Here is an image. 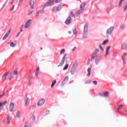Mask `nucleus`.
<instances>
[{
    "label": "nucleus",
    "instance_id": "nucleus-1",
    "mask_svg": "<svg viewBox=\"0 0 127 127\" xmlns=\"http://www.w3.org/2000/svg\"><path fill=\"white\" fill-rule=\"evenodd\" d=\"M88 28H89V23L86 22L83 28V32L82 34V38L86 39L88 37Z\"/></svg>",
    "mask_w": 127,
    "mask_h": 127
},
{
    "label": "nucleus",
    "instance_id": "nucleus-2",
    "mask_svg": "<svg viewBox=\"0 0 127 127\" xmlns=\"http://www.w3.org/2000/svg\"><path fill=\"white\" fill-rule=\"evenodd\" d=\"M62 8V4H60L58 6L54 7L52 9V11L53 12H57V11H60V9Z\"/></svg>",
    "mask_w": 127,
    "mask_h": 127
},
{
    "label": "nucleus",
    "instance_id": "nucleus-3",
    "mask_svg": "<svg viewBox=\"0 0 127 127\" xmlns=\"http://www.w3.org/2000/svg\"><path fill=\"white\" fill-rule=\"evenodd\" d=\"M54 0H49V1H48V2L45 4L43 6V8L44 9V8L46 6H50V5H52V4H53V3H54Z\"/></svg>",
    "mask_w": 127,
    "mask_h": 127
},
{
    "label": "nucleus",
    "instance_id": "nucleus-4",
    "mask_svg": "<svg viewBox=\"0 0 127 127\" xmlns=\"http://www.w3.org/2000/svg\"><path fill=\"white\" fill-rule=\"evenodd\" d=\"M114 29L115 27H111L108 29L106 31V35H111V34H112V32L114 31Z\"/></svg>",
    "mask_w": 127,
    "mask_h": 127
},
{
    "label": "nucleus",
    "instance_id": "nucleus-5",
    "mask_svg": "<svg viewBox=\"0 0 127 127\" xmlns=\"http://www.w3.org/2000/svg\"><path fill=\"white\" fill-rule=\"evenodd\" d=\"M86 5V2H83L80 5V13H83V12L84 11V8H85V6Z\"/></svg>",
    "mask_w": 127,
    "mask_h": 127
},
{
    "label": "nucleus",
    "instance_id": "nucleus-6",
    "mask_svg": "<svg viewBox=\"0 0 127 127\" xmlns=\"http://www.w3.org/2000/svg\"><path fill=\"white\" fill-rule=\"evenodd\" d=\"M66 56H67V54H64L62 58L61 62L60 63L58 67H61V66H63L64 63L65 62V58H66Z\"/></svg>",
    "mask_w": 127,
    "mask_h": 127
},
{
    "label": "nucleus",
    "instance_id": "nucleus-7",
    "mask_svg": "<svg viewBox=\"0 0 127 127\" xmlns=\"http://www.w3.org/2000/svg\"><path fill=\"white\" fill-rule=\"evenodd\" d=\"M68 80H69V77L65 76L64 77V80H63V81L62 82V83L61 84V86L62 87H63L64 86V85H65V84H66V83H67V82H68Z\"/></svg>",
    "mask_w": 127,
    "mask_h": 127
},
{
    "label": "nucleus",
    "instance_id": "nucleus-8",
    "mask_svg": "<svg viewBox=\"0 0 127 127\" xmlns=\"http://www.w3.org/2000/svg\"><path fill=\"white\" fill-rule=\"evenodd\" d=\"M25 106H28L29 105L30 101H29V98L27 97V94H26L25 96Z\"/></svg>",
    "mask_w": 127,
    "mask_h": 127
},
{
    "label": "nucleus",
    "instance_id": "nucleus-9",
    "mask_svg": "<svg viewBox=\"0 0 127 127\" xmlns=\"http://www.w3.org/2000/svg\"><path fill=\"white\" fill-rule=\"evenodd\" d=\"M31 21H32V20L30 19L25 24V28H28L29 26H30V24H31Z\"/></svg>",
    "mask_w": 127,
    "mask_h": 127
},
{
    "label": "nucleus",
    "instance_id": "nucleus-10",
    "mask_svg": "<svg viewBox=\"0 0 127 127\" xmlns=\"http://www.w3.org/2000/svg\"><path fill=\"white\" fill-rule=\"evenodd\" d=\"M14 108V104L11 102L9 106V112H12L13 111V109Z\"/></svg>",
    "mask_w": 127,
    "mask_h": 127
},
{
    "label": "nucleus",
    "instance_id": "nucleus-11",
    "mask_svg": "<svg viewBox=\"0 0 127 127\" xmlns=\"http://www.w3.org/2000/svg\"><path fill=\"white\" fill-rule=\"evenodd\" d=\"M29 3L30 7L33 9L34 7V0H29Z\"/></svg>",
    "mask_w": 127,
    "mask_h": 127
},
{
    "label": "nucleus",
    "instance_id": "nucleus-12",
    "mask_svg": "<svg viewBox=\"0 0 127 127\" xmlns=\"http://www.w3.org/2000/svg\"><path fill=\"white\" fill-rule=\"evenodd\" d=\"M71 20L72 18H71V17L68 16L65 21V24L69 25L70 23H71Z\"/></svg>",
    "mask_w": 127,
    "mask_h": 127
},
{
    "label": "nucleus",
    "instance_id": "nucleus-13",
    "mask_svg": "<svg viewBox=\"0 0 127 127\" xmlns=\"http://www.w3.org/2000/svg\"><path fill=\"white\" fill-rule=\"evenodd\" d=\"M44 103H45V100L44 99H42L38 102L37 105L42 106V105L44 104Z\"/></svg>",
    "mask_w": 127,
    "mask_h": 127
},
{
    "label": "nucleus",
    "instance_id": "nucleus-14",
    "mask_svg": "<svg viewBox=\"0 0 127 127\" xmlns=\"http://www.w3.org/2000/svg\"><path fill=\"white\" fill-rule=\"evenodd\" d=\"M11 30V29H10L6 33L5 35L4 36V37L2 38V40H5L6 38H7V36L9 35V33H10Z\"/></svg>",
    "mask_w": 127,
    "mask_h": 127
},
{
    "label": "nucleus",
    "instance_id": "nucleus-15",
    "mask_svg": "<svg viewBox=\"0 0 127 127\" xmlns=\"http://www.w3.org/2000/svg\"><path fill=\"white\" fill-rule=\"evenodd\" d=\"M76 72V67H75V65L73 64V66L72 67L70 73L71 75H73V74Z\"/></svg>",
    "mask_w": 127,
    "mask_h": 127
},
{
    "label": "nucleus",
    "instance_id": "nucleus-16",
    "mask_svg": "<svg viewBox=\"0 0 127 127\" xmlns=\"http://www.w3.org/2000/svg\"><path fill=\"white\" fill-rule=\"evenodd\" d=\"M11 116L9 115V114L7 115V124H9L10 123V121H11Z\"/></svg>",
    "mask_w": 127,
    "mask_h": 127
},
{
    "label": "nucleus",
    "instance_id": "nucleus-17",
    "mask_svg": "<svg viewBox=\"0 0 127 127\" xmlns=\"http://www.w3.org/2000/svg\"><path fill=\"white\" fill-rule=\"evenodd\" d=\"M121 49L122 50H126V49H127V44L126 43L122 44L121 46Z\"/></svg>",
    "mask_w": 127,
    "mask_h": 127
},
{
    "label": "nucleus",
    "instance_id": "nucleus-18",
    "mask_svg": "<svg viewBox=\"0 0 127 127\" xmlns=\"http://www.w3.org/2000/svg\"><path fill=\"white\" fill-rule=\"evenodd\" d=\"M100 96H101V97H109V92H106L105 93H101L100 94Z\"/></svg>",
    "mask_w": 127,
    "mask_h": 127
},
{
    "label": "nucleus",
    "instance_id": "nucleus-19",
    "mask_svg": "<svg viewBox=\"0 0 127 127\" xmlns=\"http://www.w3.org/2000/svg\"><path fill=\"white\" fill-rule=\"evenodd\" d=\"M111 49V46L108 47L106 49V52L105 55V57H107L108 56V55L109 54V52H110V49Z\"/></svg>",
    "mask_w": 127,
    "mask_h": 127
},
{
    "label": "nucleus",
    "instance_id": "nucleus-20",
    "mask_svg": "<svg viewBox=\"0 0 127 127\" xmlns=\"http://www.w3.org/2000/svg\"><path fill=\"white\" fill-rule=\"evenodd\" d=\"M7 104V102L4 101L3 102H0V108H2L3 106H5V104Z\"/></svg>",
    "mask_w": 127,
    "mask_h": 127
},
{
    "label": "nucleus",
    "instance_id": "nucleus-21",
    "mask_svg": "<svg viewBox=\"0 0 127 127\" xmlns=\"http://www.w3.org/2000/svg\"><path fill=\"white\" fill-rule=\"evenodd\" d=\"M38 72H39V66H38L36 69L35 76L36 78H38Z\"/></svg>",
    "mask_w": 127,
    "mask_h": 127
},
{
    "label": "nucleus",
    "instance_id": "nucleus-22",
    "mask_svg": "<svg viewBox=\"0 0 127 127\" xmlns=\"http://www.w3.org/2000/svg\"><path fill=\"white\" fill-rule=\"evenodd\" d=\"M125 0H120L119 1V7H122L123 6V3L124 2Z\"/></svg>",
    "mask_w": 127,
    "mask_h": 127
},
{
    "label": "nucleus",
    "instance_id": "nucleus-23",
    "mask_svg": "<svg viewBox=\"0 0 127 127\" xmlns=\"http://www.w3.org/2000/svg\"><path fill=\"white\" fill-rule=\"evenodd\" d=\"M8 71H6L5 72V73L3 74L2 77V80H4V79H5V78H6V76H7V75H8Z\"/></svg>",
    "mask_w": 127,
    "mask_h": 127
},
{
    "label": "nucleus",
    "instance_id": "nucleus-24",
    "mask_svg": "<svg viewBox=\"0 0 127 127\" xmlns=\"http://www.w3.org/2000/svg\"><path fill=\"white\" fill-rule=\"evenodd\" d=\"M92 70V68L90 67V68H88V69H87V76L88 77H90V76H91V71Z\"/></svg>",
    "mask_w": 127,
    "mask_h": 127
},
{
    "label": "nucleus",
    "instance_id": "nucleus-25",
    "mask_svg": "<svg viewBox=\"0 0 127 127\" xmlns=\"http://www.w3.org/2000/svg\"><path fill=\"white\" fill-rule=\"evenodd\" d=\"M34 121H35V116L32 115L30 118V121L33 122Z\"/></svg>",
    "mask_w": 127,
    "mask_h": 127
},
{
    "label": "nucleus",
    "instance_id": "nucleus-26",
    "mask_svg": "<svg viewBox=\"0 0 127 127\" xmlns=\"http://www.w3.org/2000/svg\"><path fill=\"white\" fill-rule=\"evenodd\" d=\"M18 74V71H17V70H14L12 74L14 76H16V75H17Z\"/></svg>",
    "mask_w": 127,
    "mask_h": 127
},
{
    "label": "nucleus",
    "instance_id": "nucleus-27",
    "mask_svg": "<svg viewBox=\"0 0 127 127\" xmlns=\"http://www.w3.org/2000/svg\"><path fill=\"white\" fill-rule=\"evenodd\" d=\"M20 117V112L19 111H17L16 113V118H19Z\"/></svg>",
    "mask_w": 127,
    "mask_h": 127
},
{
    "label": "nucleus",
    "instance_id": "nucleus-28",
    "mask_svg": "<svg viewBox=\"0 0 127 127\" xmlns=\"http://www.w3.org/2000/svg\"><path fill=\"white\" fill-rule=\"evenodd\" d=\"M14 79V75L13 74H11L10 77L8 78L9 80H12Z\"/></svg>",
    "mask_w": 127,
    "mask_h": 127
},
{
    "label": "nucleus",
    "instance_id": "nucleus-29",
    "mask_svg": "<svg viewBox=\"0 0 127 127\" xmlns=\"http://www.w3.org/2000/svg\"><path fill=\"white\" fill-rule=\"evenodd\" d=\"M120 28L121 29H122V30L125 29L126 28V25L125 24H122L120 26Z\"/></svg>",
    "mask_w": 127,
    "mask_h": 127
},
{
    "label": "nucleus",
    "instance_id": "nucleus-30",
    "mask_svg": "<svg viewBox=\"0 0 127 127\" xmlns=\"http://www.w3.org/2000/svg\"><path fill=\"white\" fill-rule=\"evenodd\" d=\"M55 84H56V80L53 81L52 82L51 88H53L54 87V85H55Z\"/></svg>",
    "mask_w": 127,
    "mask_h": 127
},
{
    "label": "nucleus",
    "instance_id": "nucleus-31",
    "mask_svg": "<svg viewBox=\"0 0 127 127\" xmlns=\"http://www.w3.org/2000/svg\"><path fill=\"white\" fill-rule=\"evenodd\" d=\"M15 45H16V44L14 43H13V42H12L10 44V46L12 48H14V47L15 46Z\"/></svg>",
    "mask_w": 127,
    "mask_h": 127
},
{
    "label": "nucleus",
    "instance_id": "nucleus-32",
    "mask_svg": "<svg viewBox=\"0 0 127 127\" xmlns=\"http://www.w3.org/2000/svg\"><path fill=\"white\" fill-rule=\"evenodd\" d=\"M80 14V11L78 10L77 12H75L74 14V17H77L78 16V15Z\"/></svg>",
    "mask_w": 127,
    "mask_h": 127
},
{
    "label": "nucleus",
    "instance_id": "nucleus-33",
    "mask_svg": "<svg viewBox=\"0 0 127 127\" xmlns=\"http://www.w3.org/2000/svg\"><path fill=\"white\" fill-rule=\"evenodd\" d=\"M100 59H96L95 60V64H96V65H98V64H99V63H100Z\"/></svg>",
    "mask_w": 127,
    "mask_h": 127
},
{
    "label": "nucleus",
    "instance_id": "nucleus-34",
    "mask_svg": "<svg viewBox=\"0 0 127 127\" xmlns=\"http://www.w3.org/2000/svg\"><path fill=\"white\" fill-rule=\"evenodd\" d=\"M108 42L109 40H106L103 42V43H102V45H106V44H107V43H108Z\"/></svg>",
    "mask_w": 127,
    "mask_h": 127
},
{
    "label": "nucleus",
    "instance_id": "nucleus-35",
    "mask_svg": "<svg viewBox=\"0 0 127 127\" xmlns=\"http://www.w3.org/2000/svg\"><path fill=\"white\" fill-rule=\"evenodd\" d=\"M68 67H69V65L68 64H66L65 66L64 67L63 70H67V69H68Z\"/></svg>",
    "mask_w": 127,
    "mask_h": 127
},
{
    "label": "nucleus",
    "instance_id": "nucleus-36",
    "mask_svg": "<svg viewBox=\"0 0 127 127\" xmlns=\"http://www.w3.org/2000/svg\"><path fill=\"white\" fill-rule=\"evenodd\" d=\"M39 12H41V10H39L36 13L35 16H39Z\"/></svg>",
    "mask_w": 127,
    "mask_h": 127
},
{
    "label": "nucleus",
    "instance_id": "nucleus-37",
    "mask_svg": "<svg viewBox=\"0 0 127 127\" xmlns=\"http://www.w3.org/2000/svg\"><path fill=\"white\" fill-rule=\"evenodd\" d=\"M14 9V5H13L10 9L9 11H12Z\"/></svg>",
    "mask_w": 127,
    "mask_h": 127
},
{
    "label": "nucleus",
    "instance_id": "nucleus-38",
    "mask_svg": "<svg viewBox=\"0 0 127 127\" xmlns=\"http://www.w3.org/2000/svg\"><path fill=\"white\" fill-rule=\"evenodd\" d=\"M99 52H100V50H99V49H96L94 53H96L97 54V53H99Z\"/></svg>",
    "mask_w": 127,
    "mask_h": 127
},
{
    "label": "nucleus",
    "instance_id": "nucleus-39",
    "mask_svg": "<svg viewBox=\"0 0 127 127\" xmlns=\"http://www.w3.org/2000/svg\"><path fill=\"white\" fill-rule=\"evenodd\" d=\"M50 114V111L47 110L46 111V115H49Z\"/></svg>",
    "mask_w": 127,
    "mask_h": 127
},
{
    "label": "nucleus",
    "instance_id": "nucleus-40",
    "mask_svg": "<svg viewBox=\"0 0 127 127\" xmlns=\"http://www.w3.org/2000/svg\"><path fill=\"white\" fill-rule=\"evenodd\" d=\"M85 84H91V80H88L85 82Z\"/></svg>",
    "mask_w": 127,
    "mask_h": 127
},
{
    "label": "nucleus",
    "instance_id": "nucleus-41",
    "mask_svg": "<svg viewBox=\"0 0 127 127\" xmlns=\"http://www.w3.org/2000/svg\"><path fill=\"white\" fill-rule=\"evenodd\" d=\"M90 62H91V59H88V60H87V64L89 65Z\"/></svg>",
    "mask_w": 127,
    "mask_h": 127
},
{
    "label": "nucleus",
    "instance_id": "nucleus-42",
    "mask_svg": "<svg viewBox=\"0 0 127 127\" xmlns=\"http://www.w3.org/2000/svg\"><path fill=\"white\" fill-rule=\"evenodd\" d=\"M99 48L101 49V50H102V51H104V48L102 47V45H99Z\"/></svg>",
    "mask_w": 127,
    "mask_h": 127
},
{
    "label": "nucleus",
    "instance_id": "nucleus-43",
    "mask_svg": "<svg viewBox=\"0 0 127 127\" xmlns=\"http://www.w3.org/2000/svg\"><path fill=\"white\" fill-rule=\"evenodd\" d=\"M113 57H116L117 56V52H115L113 54Z\"/></svg>",
    "mask_w": 127,
    "mask_h": 127
},
{
    "label": "nucleus",
    "instance_id": "nucleus-44",
    "mask_svg": "<svg viewBox=\"0 0 127 127\" xmlns=\"http://www.w3.org/2000/svg\"><path fill=\"white\" fill-rule=\"evenodd\" d=\"M123 105L119 106V107L118 108V110H122V109H123Z\"/></svg>",
    "mask_w": 127,
    "mask_h": 127
},
{
    "label": "nucleus",
    "instance_id": "nucleus-45",
    "mask_svg": "<svg viewBox=\"0 0 127 127\" xmlns=\"http://www.w3.org/2000/svg\"><path fill=\"white\" fill-rule=\"evenodd\" d=\"M64 52H65V49H62L60 52V54H62V53H64Z\"/></svg>",
    "mask_w": 127,
    "mask_h": 127
},
{
    "label": "nucleus",
    "instance_id": "nucleus-46",
    "mask_svg": "<svg viewBox=\"0 0 127 127\" xmlns=\"http://www.w3.org/2000/svg\"><path fill=\"white\" fill-rule=\"evenodd\" d=\"M62 0H56V1H55V2H56V3H59V2H61V1H62Z\"/></svg>",
    "mask_w": 127,
    "mask_h": 127
},
{
    "label": "nucleus",
    "instance_id": "nucleus-47",
    "mask_svg": "<svg viewBox=\"0 0 127 127\" xmlns=\"http://www.w3.org/2000/svg\"><path fill=\"white\" fill-rule=\"evenodd\" d=\"M93 84L94 85H97V84H98V82H97V81H93Z\"/></svg>",
    "mask_w": 127,
    "mask_h": 127
},
{
    "label": "nucleus",
    "instance_id": "nucleus-48",
    "mask_svg": "<svg viewBox=\"0 0 127 127\" xmlns=\"http://www.w3.org/2000/svg\"><path fill=\"white\" fill-rule=\"evenodd\" d=\"M91 58V60H95V58H96V57L92 55Z\"/></svg>",
    "mask_w": 127,
    "mask_h": 127
},
{
    "label": "nucleus",
    "instance_id": "nucleus-49",
    "mask_svg": "<svg viewBox=\"0 0 127 127\" xmlns=\"http://www.w3.org/2000/svg\"><path fill=\"white\" fill-rule=\"evenodd\" d=\"M70 16H71L72 17L74 16V13L72 11L70 12Z\"/></svg>",
    "mask_w": 127,
    "mask_h": 127
},
{
    "label": "nucleus",
    "instance_id": "nucleus-50",
    "mask_svg": "<svg viewBox=\"0 0 127 127\" xmlns=\"http://www.w3.org/2000/svg\"><path fill=\"white\" fill-rule=\"evenodd\" d=\"M92 55V56L96 57L97 56V54H96V53H93Z\"/></svg>",
    "mask_w": 127,
    "mask_h": 127
},
{
    "label": "nucleus",
    "instance_id": "nucleus-51",
    "mask_svg": "<svg viewBox=\"0 0 127 127\" xmlns=\"http://www.w3.org/2000/svg\"><path fill=\"white\" fill-rule=\"evenodd\" d=\"M127 4H126L125 8H124V11H127Z\"/></svg>",
    "mask_w": 127,
    "mask_h": 127
},
{
    "label": "nucleus",
    "instance_id": "nucleus-52",
    "mask_svg": "<svg viewBox=\"0 0 127 127\" xmlns=\"http://www.w3.org/2000/svg\"><path fill=\"white\" fill-rule=\"evenodd\" d=\"M125 58H126V57H125V56H122V60H125Z\"/></svg>",
    "mask_w": 127,
    "mask_h": 127
},
{
    "label": "nucleus",
    "instance_id": "nucleus-53",
    "mask_svg": "<svg viewBox=\"0 0 127 127\" xmlns=\"http://www.w3.org/2000/svg\"><path fill=\"white\" fill-rule=\"evenodd\" d=\"M5 93L3 92L2 94L0 95V98H1V97H2V96H3V95H4Z\"/></svg>",
    "mask_w": 127,
    "mask_h": 127
},
{
    "label": "nucleus",
    "instance_id": "nucleus-54",
    "mask_svg": "<svg viewBox=\"0 0 127 127\" xmlns=\"http://www.w3.org/2000/svg\"><path fill=\"white\" fill-rule=\"evenodd\" d=\"M25 127H30V126H28V124H26Z\"/></svg>",
    "mask_w": 127,
    "mask_h": 127
},
{
    "label": "nucleus",
    "instance_id": "nucleus-55",
    "mask_svg": "<svg viewBox=\"0 0 127 127\" xmlns=\"http://www.w3.org/2000/svg\"><path fill=\"white\" fill-rule=\"evenodd\" d=\"M75 50H76V47H74V48L72 49V52H74V51H75Z\"/></svg>",
    "mask_w": 127,
    "mask_h": 127
},
{
    "label": "nucleus",
    "instance_id": "nucleus-56",
    "mask_svg": "<svg viewBox=\"0 0 127 127\" xmlns=\"http://www.w3.org/2000/svg\"><path fill=\"white\" fill-rule=\"evenodd\" d=\"M108 14H110V10H109V9H107V11Z\"/></svg>",
    "mask_w": 127,
    "mask_h": 127
},
{
    "label": "nucleus",
    "instance_id": "nucleus-57",
    "mask_svg": "<svg viewBox=\"0 0 127 127\" xmlns=\"http://www.w3.org/2000/svg\"><path fill=\"white\" fill-rule=\"evenodd\" d=\"M19 34H20V33H18V34L16 36V37H18L19 36Z\"/></svg>",
    "mask_w": 127,
    "mask_h": 127
},
{
    "label": "nucleus",
    "instance_id": "nucleus-58",
    "mask_svg": "<svg viewBox=\"0 0 127 127\" xmlns=\"http://www.w3.org/2000/svg\"><path fill=\"white\" fill-rule=\"evenodd\" d=\"M19 2L20 3V2H23V0H19Z\"/></svg>",
    "mask_w": 127,
    "mask_h": 127
},
{
    "label": "nucleus",
    "instance_id": "nucleus-59",
    "mask_svg": "<svg viewBox=\"0 0 127 127\" xmlns=\"http://www.w3.org/2000/svg\"><path fill=\"white\" fill-rule=\"evenodd\" d=\"M124 64H126V60H123Z\"/></svg>",
    "mask_w": 127,
    "mask_h": 127
},
{
    "label": "nucleus",
    "instance_id": "nucleus-60",
    "mask_svg": "<svg viewBox=\"0 0 127 127\" xmlns=\"http://www.w3.org/2000/svg\"><path fill=\"white\" fill-rule=\"evenodd\" d=\"M73 33L74 35L76 34V30H73Z\"/></svg>",
    "mask_w": 127,
    "mask_h": 127
},
{
    "label": "nucleus",
    "instance_id": "nucleus-61",
    "mask_svg": "<svg viewBox=\"0 0 127 127\" xmlns=\"http://www.w3.org/2000/svg\"><path fill=\"white\" fill-rule=\"evenodd\" d=\"M126 55H127V53H125L124 54V56H126Z\"/></svg>",
    "mask_w": 127,
    "mask_h": 127
},
{
    "label": "nucleus",
    "instance_id": "nucleus-62",
    "mask_svg": "<svg viewBox=\"0 0 127 127\" xmlns=\"http://www.w3.org/2000/svg\"><path fill=\"white\" fill-rule=\"evenodd\" d=\"M20 28H21V29H22V28H23V25H21Z\"/></svg>",
    "mask_w": 127,
    "mask_h": 127
},
{
    "label": "nucleus",
    "instance_id": "nucleus-63",
    "mask_svg": "<svg viewBox=\"0 0 127 127\" xmlns=\"http://www.w3.org/2000/svg\"><path fill=\"white\" fill-rule=\"evenodd\" d=\"M14 0H13L11 2V4H12V3L13 2Z\"/></svg>",
    "mask_w": 127,
    "mask_h": 127
},
{
    "label": "nucleus",
    "instance_id": "nucleus-64",
    "mask_svg": "<svg viewBox=\"0 0 127 127\" xmlns=\"http://www.w3.org/2000/svg\"><path fill=\"white\" fill-rule=\"evenodd\" d=\"M95 18V16L92 17V19H94Z\"/></svg>",
    "mask_w": 127,
    "mask_h": 127
}]
</instances>
